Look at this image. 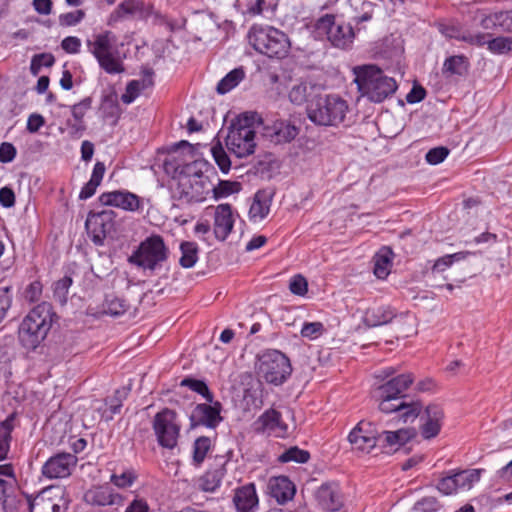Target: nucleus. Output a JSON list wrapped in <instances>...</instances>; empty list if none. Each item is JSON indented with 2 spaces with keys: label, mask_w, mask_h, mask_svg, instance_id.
Segmentation results:
<instances>
[{
  "label": "nucleus",
  "mask_w": 512,
  "mask_h": 512,
  "mask_svg": "<svg viewBox=\"0 0 512 512\" xmlns=\"http://www.w3.org/2000/svg\"><path fill=\"white\" fill-rule=\"evenodd\" d=\"M208 168L209 164L204 160H195L177 167L170 185L172 197L182 204L206 200L211 190V182L206 175Z\"/></svg>",
  "instance_id": "obj_1"
},
{
  "label": "nucleus",
  "mask_w": 512,
  "mask_h": 512,
  "mask_svg": "<svg viewBox=\"0 0 512 512\" xmlns=\"http://www.w3.org/2000/svg\"><path fill=\"white\" fill-rule=\"evenodd\" d=\"M411 373L400 374L388 380L377 389L379 409L384 413H394L393 419L402 420L403 423L414 421L420 414L421 405L417 402L406 403L402 394L413 383Z\"/></svg>",
  "instance_id": "obj_2"
},
{
  "label": "nucleus",
  "mask_w": 512,
  "mask_h": 512,
  "mask_svg": "<svg viewBox=\"0 0 512 512\" xmlns=\"http://www.w3.org/2000/svg\"><path fill=\"white\" fill-rule=\"evenodd\" d=\"M352 72L361 96L371 102L381 103L397 90L395 79L386 76L376 65L355 66Z\"/></svg>",
  "instance_id": "obj_3"
},
{
  "label": "nucleus",
  "mask_w": 512,
  "mask_h": 512,
  "mask_svg": "<svg viewBox=\"0 0 512 512\" xmlns=\"http://www.w3.org/2000/svg\"><path fill=\"white\" fill-rule=\"evenodd\" d=\"M249 44L259 53L270 58H284L289 54L291 43L281 30L269 26L254 24L247 35Z\"/></svg>",
  "instance_id": "obj_4"
},
{
  "label": "nucleus",
  "mask_w": 512,
  "mask_h": 512,
  "mask_svg": "<svg viewBox=\"0 0 512 512\" xmlns=\"http://www.w3.org/2000/svg\"><path fill=\"white\" fill-rule=\"evenodd\" d=\"M86 46L97 60L101 69L108 74H120L124 72L123 61L117 44V36L109 31L93 34L86 40Z\"/></svg>",
  "instance_id": "obj_5"
},
{
  "label": "nucleus",
  "mask_w": 512,
  "mask_h": 512,
  "mask_svg": "<svg viewBox=\"0 0 512 512\" xmlns=\"http://www.w3.org/2000/svg\"><path fill=\"white\" fill-rule=\"evenodd\" d=\"M349 105L337 94L318 96L307 106V116L319 126H338L344 122Z\"/></svg>",
  "instance_id": "obj_6"
},
{
  "label": "nucleus",
  "mask_w": 512,
  "mask_h": 512,
  "mask_svg": "<svg viewBox=\"0 0 512 512\" xmlns=\"http://www.w3.org/2000/svg\"><path fill=\"white\" fill-rule=\"evenodd\" d=\"M52 326L50 306L42 303L34 307L19 326V340L23 347L35 349L46 338Z\"/></svg>",
  "instance_id": "obj_7"
},
{
  "label": "nucleus",
  "mask_w": 512,
  "mask_h": 512,
  "mask_svg": "<svg viewBox=\"0 0 512 512\" xmlns=\"http://www.w3.org/2000/svg\"><path fill=\"white\" fill-rule=\"evenodd\" d=\"M254 116L247 113L232 121L225 139L226 147L237 158H244L255 152Z\"/></svg>",
  "instance_id": "obj_8"
},
{
  "label": "nucleus",
  "mask_w": 512,
  "mask_h": 512,
  "mask_svg": "<svg viewBox=\"0 0 512 512\" xmlns=\"http://www.w3.org/2000/svg\"><path fill=\"white\" fill-rule=\"evenodd\" d=\"M169 256V249L160 235H150L140 242L128 262L148 271L161 269Z\"/></svg>",
  "instance_id": "obj_9"
},
{
  "label": "nucleus",
  "mask_w": 512,
  "mask_h": 512,
  "mask_svg": "<svg viewBox=\"0 0 512 512\" xmlns=\"http://www.w3.org/2000/svg\"><path fill=\"white\" fill-rule=\"evenodd\" d=\"M291 372L290 360L278 350H267L258 358L257 373L269 384L282 385Z\"/></svg>",
  "instance_id": "obj_10"
},
{
  "label": "nucleus",
  "mask_w": 512,
  "mask_h": 512,
  "mask_svg": "<svg viewBox=\"0 0 512 512\" xmlns=\"http://www.w3.org/2000/svg\"><path fill=\"white\" fill-rule=\"evenodd\" d=\"M153 430L158 444L166 449H174L180 436L181 423L175 411L165 408L153 419Z\"/></svg>",
  "instance_id": "obj_11"
},
{
  "label": "nucleus",
  "mask_w": 512,
  "mask_h": 512,
  "mask_svg": "<svg viewBox=\"0 0 512 512\" xmlns=\"http://www.w3.org/2000/svg\"><path fill=\"white\" fill-rule=\"evenodd\" d=\"M317 29L325 31L328 40L337 48L346 49L354 41L355 33L350 24L337 23L333 16L326 15L317 22Z\"/></svg>",
  "instance_id": "obj_12"
},
{
  "label": "nucleus",
  "mask_w": 512,
  "mask_h": 512,
  "mask_svg": "<svg viewBox=\"0 0 512 512\" xmlns=\"http://www.w3.org/2000/svg\"><path fill=\"white\" fill-rule=\"evenodd\" d=\"M380 432L367 421H360L349 433L352 449L361 454H369L379 444Z\"/></svg>",
  "instance_id": "obj_13"
},
{
  "label": "nucleus",
  "mask_w": 512,
  "mask_h": 512,
  "mask_svg": "<svg viewBox=\"0 0 512 512\" xmlns=\"http://www.w3.org/2000/svg\"><path fill=\"white\" fill-rule=\"evenodd\" d=\"M86 504L91 506H120L124 502V496L109 484H98L91 486L84 493Z\"/></svg>",
  "instance_id": "obj_14"
},
{
  "label": "nucleus",
  "mask_w": 512,
  "mask_h": 512,
  "mask_svg": "<svg viewBox=\"0 0 512 512\" xmlns=\"http://www.w3.org/2000/svg\"><path fill=\"white\" fill-rule=\"evenodd\" d=\"M102 204L122 209L128 212H137L144 208V199L128 190H115L100 195Z\"/></svg>",
  "instance_id": "obj_15"
},
{
  "label": "nucleus",
  "mask_w": 512,
  "mask_h": 512,
  "mask_svg": "<svg viewBox=\"0 0 512 512\" xmlns=\"http://www.w3.org/2000/svg\"><path fill=\"white\" fill-rule=\"evenodd\" d=\"M77 458L71 453H58L51 456L42 466V474L48 479L68 477L76 466Z\"/></svg>",
  "instance_id": "obj_16"
},
{
  "label": "nucleus",
  "mask_w": 512,
  "mask_h": 512,
  "mask_svg": "<svg viewBox=\"0 0 512 512\" xmlns=\"http://www.w3.org/2000/svg\"><path fill=\"white\" fill-rule=\"evenodd\" d=\"M450 37H454L450 35ZM461 41L476 46H484L487 44L488 49L495 54H503L512 51V37H496L489 39L488 35L477 33H464L461 36H455Z\"/></svg>",
  "instance_id": "obj_17"
},
{
  "label": "nucleus",
  "mask_w": 512,
  "mask_h": 512,
  "mask_svg": "<svg viewBox=\"0 0 512 512\" xmlns=\"http://www.w3.org/2000/svg\"><path fill=\"white\" fill-rule=\"evenodd\" d=\"M298 133V127L290 120H273L265 123L263 127L264 137L277 144L294 140Z\"/></svg>",
  "instance_id": "obj_18"
},
{
  "label": "nucleus",
  "mask_w": 512,
  "mask_h": 512,
  "mask_svg": "<svg viewBox=\"0 0 512 512\" xmlns=\"http://www.w3.org/2000/svg\"><path fill=\"white\" fill-rule=\"evenodd\" d=\"M469 15L472 21L482 29L501 31L502 10L473 4L469 8Z\"/></svg>",
  "instance_id": "obj_19"
},
{
  "label": "nucleus",
  "mask_w": 512,
  "mask_h": 512,
  "mask_svg": "<svg viewBox=\"0 0 512 512\" xmlns=\"http://www.w3.org/2000/svg\"><path fill=\"white\" fill-rule=\"evenodd\" d=\"M213 215V231L215 237L220 241H224L231 233L238 215L229 204H219L214 207Z\"/></svg>",
  "instance_id": "obj_20"
},
{
  "label": "nucleus",
  "mask_w": 512,
  "mask_h": 512,
  "mask_svg": "<svg viewBox=\"0 0 512 512\" xmlns=\"http://www.w3.org/2000/svg\"><path fill=\"white\" fill-rule=\"evenodd\" d=\"M315 496L319 506L327 512L340 510L344 503L340 486L334 482L323 483Z\"/></svg>",
  "instance_id": "obj_21"
},
{
  "label": "nucleus",
  "mask_w": 512,
  "mask_h": 512,
  "mask_svg": "<svg viewBox=\"0 0 512 512\" xmlns=\"http://www.w3.org/2000/svg\"><path fill=\"white\" fill-rule=\"evenodd\" d=\"M88 235L95 245H103L107 233L112 228V218L109 213L90 214L85 223Z\"/></svg>",
  "instance_id": "obj_22"
},
{
  "label": "nucleus",
  "mask_w": 512,
  "mask_h": 512,
  "mask_svg": "<svg viewBox=\"0 0 512 512\" xmlns=\"http://www.w3.org/2000/svg\"><path fill=\"white\" fill-rule=\"evenodd\" d=\"M257 430L269 436L283 438L288 431L280 412L271 408L266 410L256 421Z\"/></svg>",
  "instance_id": "obj_23"
},
{
  "label": "nucleus",
  "mask_w": 512,
  "mask_h": 512,
  "mask_svg": "<svg viewBox=\"0 0 512 512\" xmlns=\"http://www.w3.org/2000/svg\"><path fill=\"white\" fill-rule=\"evenodd\" d=\"M153 76L154 72L151 68H143L140 79L131 80L127 83L125 91L121 95V101L126 105L133 103L145 90L153 87Z\"/></svg>",
  "instance_id": "obj_24"
},
{
  "label": "nucleus",
  "mask_w": 512,
  "mask_h": 512,
  "mask_svg": "<svg viewBox=\"0 0 512 512\" xmlns=\"http://www.w3.org/2000/svg\"><path fill=\"white\" fill-rule=\"evenodd\" d=\"M444 413L440 406L436 404L428 405L424 414L421 416V434L425 439L436 437L442 427Z\"/></svg>",
  "instance_id": "obj_25"
},
{
  "label": "nucleus",
  "mask_w": 512,
  "mask_h": 512,
  "mask_svg": "<svg viewBox=\"0 0 512 512\" xmlns=\"http://www.w3.org/2000/svg\"><path fill=\"white\" fill-rule=\"evenodd\" d=\"M267 491L279 504H283L293 499L296 487L288 477L275 476L268 480Z\"/></svg>",
  "instance_id": "obj_26"
},
{
  "label": "nucleus",
  "mask_w": 512,
  "mask_h": 512,
  "mask_svg": "<svg viewBox=\"0 0 512 512\" xmlns=\"http://www.w3.org/2000/svg\"><path fill=\"white\" fill-rule=\"evenodd\" d=\"M228 459L225 456H217L211 468L201 477L200 487L207 492H214L220 487L222 479L226 474Z\"/></svg>",
  "instance_id": "obj_27"
},
{
  "label": "nucleus",
  "mask_w": 512,
  "mask_h": 512,
  "mask_svg": "<svg viewBox=\"0 0 512 512\" xmlns=\"http://www.w3.org/2000/svg\"><path fill=\"white\" fill-rule=\"evenodd\" d=\"M108 470L111 472L109 484L118 489H128L132 487L138 479L137 471L131 466L110 463Z\"/></svg>",
  "instance_id": "obj_28"
},
{
  "label": "nucleus",
  "mask_w": 512,
  "mask_h": 512,
  "mask_svg": "<svg viewBox=\"0 0 512 512\" xmlns=\"http://www.w3.org/2000/svg\"><path fill=\"white\" fill-rule=\"evenodd\" d=\"M233 503L237 512H256L259 499L254 484L249 483L236 489Z\"/></svg>",
  "instance_id": "obj_29"
},
{
  "label": "nucleus",
  "mask_w": 512,
  "mask_h": 512,
  "mask_svg": "<svg viewBox=\"0 0 512 512\" xmlns=\"http://www.w3.org/2000/svg\"><path fill=\"white\" fill-rule=\"evenodd\" d=\"M220 412L221 404L219 402L198 404L193 411V419L205 427L216 428L222 421Z\"/></svg>",
  "instance_id": "obj_30"
},
{
  "label": "nucleus",
  "mask_w": 512,
  "mask_h": 512,
  "mask_svg": "<svg viewBox=\"0 0 512 512\" xmlns=\"http://www.w3.org/2000/svg\"><path fill=\"white\" fill-rule=\"evenodd\" d=\"M415 436L412 428H400L395 431H382L379 444L390 450L397 451Z\"/></svg>",
  "instance_id": "obj_31"
},
{
  "label": "nucleus",
  "mask_w": 512,
  "mask_h": 512,
  "mask_svg": "<svg viewBox=\"0 0 512 512\" xmlns=\"http://www.w3.org/2000/svg\"><path fill=\"white\" fill-rule=\"evenodd\" d=\"M52 489H45L29 502L30 512H60L59 495L51 496Z\"/></svg>",
  "instance_id": "obj_32"
},
{
  "label": "nucleus",
  "mask_w": 512,
  "mask_h": 512,
  "mask_svg": "<svg viewBox=\"0 0 512 512\" xmlns=\"http://www.w3.org/2000/svg\"><path fill=\"white\" fill-rule=\"evenodd\" d=\"M271 199L264 191H258L253 198L249 209V219L258 223L267 217L270 211Z\"/></svg>",
  "instance_id": "obj_33"
},
{
  "label": "nucleus",
  "mask_w": 512,
  "mask_h": 512,
  "mask_svg": "<svg viewBox=\"0 0 512 512\" xmlns=\"http://www.w3.org/2000/svg\"><path fill=\"white\" fill-rule=\"evenodd\" d=\"M393 256L388 247H382L374 256V274L378 279H386L390 274Z\"/></svg>",
  "instance_id": "obj_34"
},
{
  "label": "nucleus",
  "mask_w": 512,
  "mask_h": 512,
  "mask_svg": "<svg viewBox=\"0 0 512 512\" xmlns=\"http://www.w3.org/2000/svg\"><path fill=\"white\" fill-rule=\"evenodd\" d=\"M16 427V415L10 414L3 421H0V460L7 457L12 441V431Z\"/></svg>",
  "instance_id": "obj_35"
},
{
  "label": "nucleus",
  "mask_w": 512,
  "mask_h": 512,
  "mask_svg": "<svg viewBox=\"0 0 512 512\" xmlns=\"http://www.w3.org/2000/svg\"><path fill=\"white\" fill-rule=\"evenodd\" d=\"M483 469L455 470L458 493L471 490L481 479Z\"/></svg>",
  "instance_id": "obj_36"
},
{
  "label": "nucleus",
  "mask_w": 512,
  "mask_h": 512,
  "mask_svg": "<svg viewBox=\"0 0 512 512\" xmlns=\"http://www.w3.org/2000/svg\"><path fill=\"white\" fill-rule=\"evenodd\" d=\"M469 60L464 55L447 57L443 63L442 72L445 76H464L469 69Z\"/></svg>",
  "instance_id": "obj_37"
},
{
  "label": "nucleus",
  "mask_w": 512,
  "mask_h": 512,
  "mask_svg": "<svg viewBox=\"0 0 512 512\" xmlns=\"http://www.w3.org/2000/svg\"><path fill=\"white\" fill-rule=\"evenodd\" d=\"M127 16L144 17L143 3L137 0H126L118 5L117 9L111 15V19L116 21Z\"/></svg>",
  "instance_id": "obj_38"
},
{
  "label": "nucleus",
  "mask_w": 512,
  "mask_h": 512,
  "mask_svg": "<svg viewBox=\"0 0 512 512\" xmlns=\"http://www.w3.org/2000/svg\"><path fill=\"white\" fill-rule=\"evenodd\" d=\"M245 72L243 68H235L226 74L217 84V92L224 95L233 90L244 79Z\"/></svg>",
  "instance_id": "obj_39"
},
{
  "label": "nucleus",
  "mask_w": 512,
  "mask_h": 512,
  "mask_svg": "<svg viewBox=\"0 0 512 512\" xmlns=\"http://www.w3.org/2000/svg\"><path fill=\"white\" fill-rule=\"evenodd\" d=\"M129 308L126 300L114 295H107L103 303V312L107 315L118 317L123 315Z\"/></svg>",
  "instance_id": "obj_40"
},
{
  "label": "nucleus",
  "mask_w": 512,
  "mask_h": 512,
  "mask_svg": "<svg viewBox=\"0 0 512 512\" xmlns=\"http://www.w3.org/2000/svg\"><path fill=\"white\" fill-rule=\"evenodd\" d=\"M99 112L105 119L117 120L121 114L117 96L113 94L105 95L101 100Z\"/></svg>",
  "instance_id": "obj_41"
},
{
  "label": "nucleus",
  "mask_w": 512,
  "mask_h": 512,
  "mask_svg": "<svg viewBox=\"0 0 512 512\" xmlns=\"http://www.w3.org/2000/svg\"><path fill=\"white\" fill-rule=\"evenodd\" d=\"M314 86L308 82L301 81L294 84L289 92V99L296 105H302L312 95Z\"/></svg>",
  "instance_id": "obj_42"
},
{
  "label": "nucleus",
  "mask_w": 512,
  "mask_h": 512,
  "mask_svg": "<svg viewBox=\"0 0 512 512\" xmlns=\"http://www.w3.org/2000/svg\"><path fill=\"white\" fill-rule=\"evenodd\" d=\"M241 184L237 181H229V180H220L219 183L212 187L211 190L213 193L214 200H220L227 198L233 194L240 192Z\"/></svg>",
  "instance_id": "obj_43"
},
{
  "label": "nucleus",
  "mask_w": 512,
  "mask_h": 512,
  "mask_svg": "<svg viewBox=\"0 0 512 512\" xmlns=\"http://www.w3.org/2000/svg\"><path fill=\"white\" fill-rule=\"evenodd\" d=\"M180 265L183 268H192L198 260V246L194 242L186 241L180 245Z\"/></svg>",
  "instance_id": "obj_44"
},
{
  "label": "nucleus",
  "mask_w": 512,
  "mask_h": 512,
  "mask_svg": "<svg viewBox=\"0 0 512 512\" xmlns=\"http://www.w3.org/2000/svg\"><path fill=\"white\" fill-rule=\"evenodd\" d=\"M212 441L209 437H198L193 444L192 462L195 466H200L208 452L211 450Z\"/></svg>",
  "instance_id": "obj_45"
},
{
  "label": "nucleus",
  "mask_w": 512,
  "mask_h": 512,
  "mask_svg": "<svg viewBox=\"0 0 512 512\" xmlns=\"http://www.w3.org/2000/svg\"><path fill=\"white\" fill-rule=\"evenodd\" d=\"M15 481L12 465H0V503L4 502L8 488L11 487Z\"/></svg>",
  "instance_id": "obj_46"
},
{
  "label": "nucleus",
  "mask_w": 512,
  "mask_h": 512,
  "mask_svg": "<svg viewBox=\"0 0 512 512\" xmlns=\"http://www.w3.org/2000/svg\"><path fill=\"white\" fill-rule=\"evenodd\" d=\"M211 154L222 173L227 174L231 168V161L220 142L211 146Z\"/></svg>",
  "instance_id": "obj_47"
},
{
  "label": "nucleus",
  "mask_w": 512,
  "mask_h": 512,
  "mask_svg": "<svg viewBox=\"0 0 512 512\" xmlns=\"http://www.w3.org/2000/svg\"><path fill=\"white\" fill-rule=\"evenodd\" d=\"M394 314L392 311L385 308H378L376 310L369 311L366 314L365 322L368 326L375 327L388 323Z\"/></svg>",
  "instance_id": "obj_48"
},
{
  "label": "nucleus",
  "mask_w": 512,
  "mask_h": 512,
  "mask_svg": "<svg viewBox=\"0 0 512 512\" xmlns=\"http://www.w3.org/2000/svg\"><path fill=\"white\" fill-rule=\"evenodd\" d=\"M181 386L187 387L190 390L201 395L207 402H213V394L210 392L207 384L198 379L185 378L181 381Z\"/></svg>",
  "instance_id": "obj_49"
},
{
  "label": "nucleus",
  "mask_w": 512,
  "mask_h": 512,
  "mask_svg": "<svg viewBox=\"0 0 512 512\" xmlns=\"http://www.w3.org/2000/svg\"><path fill=\"white\" fill-rule=\"evenodd\" d=\"M436 488L441 494L446 496L457 494L458 489L455 470H451L446 475L441 477L436 485Z\"/></svg>",
  "instance_id": "obj_50"
},
{
  "label": "nucleus",
  "mask_w": 512,
  "mask_h": 512,
  "mask_svg": "<svg viewBox=\"0 0 512 512\" xmlns=\"http://www.w3.org/2000/svg\"><path fill=\"white\" fill-rule=\"evenodd\" d=\"M325 331L326 329L322 322H304L300 330V335L305 339L314 341L319 339Z\"/></svg>",
  "instance_id": "obj_51"
},
{
  "label": "nucleus",
  "mask_w": 512,
  "mask_h": 512,
  "mask_svg": "<svg viewBox=\"0 0 512 512\" xmlns=\"http://www.w3.org/2000/svg\"><path fill=\"white\" fill-rule=\"evenodd\" d=\"M309 457L310 455L306 450H302L298 447H290L279 455L278 460L281 463H306L309 460Z\"/></svg>",
  "instance_id": "obj_52"
},
{
  "label": "nucleus",
  "mask_w": 512,
  "mask_h": 512,
  "mask_svg": "<svg viewBox=\"0 0 512 512\" xmlns=\"http://www.w3.org/2000/svg\"><path fill=\"white\" fill-rule=\"evenodd\" d=\"M71 285L72 279L68 276L61 278L54 284V297L59 303L65 304L67 302L68 291Z\"/></svg>",
  "instance_id": "obj_53"
},
{
  "label": "nucleus",
  "mask_w": 512,
  "mask_h": 512,
  "mask_svg": "<svg viewBox=\"0 0 512 512\" xmlns=\"http://www.w3.org/2000/svg\"><path fill=\"white\" fill-rule=\"evenodd\" d=\"M440 505L435 497L428 496L418 500L412 507V512H436Z\"/></svg>",
  "instance_id": "obj_54"
},
{
  "label": "nucleus",
  "mask_w": 512,
  "mask_h": 512,
  "mask_svg": "<svg viewBox=\"0 0 512 512\" xmlns=\"http://www.w3.org/2000/svg\"><path fill=\"white\" fill-rule=\"evenodd\" d=\"M289 289L294 295L304 296L308 292V282L304 276L295 275L290 280Z\"/></svg>",
  "instance_id": "obj_55"
},
{
  "label": "nucleus",
  "mask_w": 512,
  "mask_h": 512,
  "mask_svg": "<svg viewBox=\"0 0 512 512\" xmlns=\"http://www.w3.org/2000/svg\"><path fill=\"white\" fill-rule=\"evenodd\" d=\"M85 17L83 10H75L63 13L59 16V24L61 26L70 27L80 23Z\"/></svg>",
  "instance_id": "obj_56"
},
{
  "label": "nucleus",
  "mask_w": 512,
  "mask_h": 512,
  "mask_svg": "<svg viewBox=\"0 0 512 512\" xmlns=\"http://www.w3.org/2000/svg\"><path fill=\"white\" fill-rule=\"evenodd\" d=\"M92 100L90 97H86L82 99L80 102L74 104L71 107V113L73 120L84 122V116L86 115L87 111L91 108Z\"/></svg>",
  "instance_id": "obj_57"
},
{
  "label": "nucleus",
  "mask_w": 512,
  "mask_h": 512,
  "mask_svg": "<svg viewBox=\"0 0 512 512\" xmlns=\"http://www.w3.org/2000/svg\"><path fill=\"white\" fill-rule=\"evenodd\" d=\"M449 154V150L445 147H435L426 153V161L431 165H437L443 162Z\"/></svg>",
  "instance_id": "obj_58"
},
{
  "label": "nucleus",
  "mask_w": 512,
  "mask_h": 512,
  "mask_svg": "<svg viewBox=\"0 0 512 512\" xmlns=\"http://www.w3.org/2000/svg\"><path fill=\"white\" fill-rule=\"evenodd\" d=\"M12 304V292L9 287L0 288V321L5 318Z\"/></svg>",
  "instance_id": "obj_59"
},
{
  "label": "nucleus",
  "mask_w": 512,
  "mask_h": 512,
  "mask_svg": "<svg viewBox=\"0 0 512 512\" xmlns=\"http://www.w3.org/2000/svg\"><path fill=\"white\" fill-rule=\"evenodd\" d=\"M42 294V284L39 281L31 282L24 292V297L29 302H37Z\"/></svg>",
  "instance_id": "obj_60"
},
{
  "label": "nucleus",
  "mask_w": 512,
  "mask_h": 512,
  "mask_svg": "<svg viewBox=\"0 0 512 512\" xmlns=\"http://www.w3.org/2000/svg\"><path fill=\"white\" fill-rule=\"evenodd\" d=\"M53 62H54V59L49 54L35 55L31 61V71L33 74H37L38 70L42 66H51L53 64Z\"/></svg>",
  "instance_id": "obj_61"
},
{
  "label": "nucleus",
  "mask_w": 512,
  "mask_h": 512,
  "mask_svg": "<svg viewBox=\"0 0 512 512\" xmlns=\"http://www.w3.org/2000/svg\"><path fill=\"white\" fill-rule=\"evenodd\" d=\"M45 125V119L41 114L32 113L28 116L26 129L29 133H37Z\"/></svg>",
  "instance_id": "obj_62"
},
{
  "label": "nucleus",
  "mask_w": 512,
  "mask_h": 512,
  "mask_svg": "<svg viewBox=\"0 0 512 512\" xmlns=\"http://www.w3.org/2000/svg\"><path fill=\"white\" fill-rule=\"evenodd\" d=\"M61 47L69 54H77L80 52L81 40L75 36H68L62 40Z\"/></svg>",
  "instance_id": "obj_63"
},
{
  "label": "nucleus",
  "mask_w": 512,
  "mask_h": 512,
  "mask_svg": "<svg viewBox=\"0 0 512 512\" xmlns=\"http://www.w3.org/2000/svg\"><path fill=\"white\" fill-rule=\"evenodd\" d=\"M124 512H150L146 499L136 496L125 508Z\"/></svg>",
  "instance_id": "obj_64"
}]
</instances>
